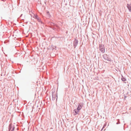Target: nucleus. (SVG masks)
Returning a JSON list of instances; mask_svg holds the SVG:
<instances>
[{
  "mask_svg": "<svg viewBox=\"0 0 131 131\" xmlns=\"http://www.w3.org/2000/svg\"><path fill=\"white\" fill-rule=\"evenodd\" d=\"M83 106V105L82 104H81L79 103L78 105L77 108L74 109L73 110V111H74L75 112V113L74 114V115H76L77 114H79V111L81 109Z\"/></svg>",
  "mask_w": 131,
  "mask_h": 131,
  "instance_id": "nucleus-1",
  "label": "nucleus"
},
{
  "mask_svg": "<svg viewBox=\"0 0 131 131\" xmlns=\"http://www.w3.org/2000/svg\"><path fill=\"white\" fill-rule=\"evenodd\" d=\"M103 58L105 60H107L110 62L112 61L111 59V58L109 56L107 55V54H104L103 55Z\"/></svg>",
  "mask_w": 131,
  "mask_h": 131,
  "instance_id": "nucleus-2",
  "label": "nucleus"
},
{
  "mask_svg": "<svg viewBox=\"0 0 131 131\" xmlns=\"http://www.w3.org/2000/svg\"><path fill=\"white\" fill-rule=\"evenodd\" d=\"M99 48L100 50L102 53H104L105 52V48L104 45L100 44L99 45Z\"/></svg>",
  "mask_w": 131,
  "mask_h": 131,
  "instance_id": "nucleus-3",
  "label": "nucleus"
},
{
  "mask_svg": "<svg viewBox=\"0 0 131 131\" xmlns=\"http://www.w3.org/2000/svg\"><path fill=\"white\" fill-rule=\"evenodd\" d=\"M55 92H52V100L54 101L56 99V101L57 100V94H54Z\"/></svg>",
  "mask_w": 131,
  "mask_h": 131,
  "instance_id": "nucleus-4",
  "label": "nucleus"
},
{
  "mask_svg": "<svg viewBox=\"0 0 131 131\" xmlns=\"http://www.w3.org/2000/svg\"><path fill=\"white\" fill-rule=\"evenodd\" d=\"M15 128L14 125L12 124H10L8 127V131H14Z\"/></svg>",
  "mask_w": 131,
  "mask_h": 131,
  "instance_id": "nucleus-5",
  "label": "nucleus"
},
{
  "mask_svg": "<svg viewBox=\"0 0 131 131\" xmlns=\"http://www.w3.org/2000/svg\"><path fill=\"white\" fill-rule=\"evenodd\" d=\"M78 42V40L76 39L75 38L74 41L73 43V45L74 46V48H75L77 46Z\"/></svg>",
  "mask_w": 131,
  "mask_h": 131,
  "instance_id": "nucleus-6",
  "label": "nucleus"
},
{
  "mask_svg": "<svg viewBox=\"0 0 131 131\" xmlns=\"http://www.w3.org/2000/svg\"><path fill=\"white\" fill-rule=\"evenodd\" d=\"M131 4H127V7L128 8L130 12L131 11Z\"/></svg>",
  "mask_w": 131,
  "mask_h": 131,
  "instance_id": "nucleus-7",
  "label": "nucleus"
},
{
  "mask_svg": "<svg viewBox=\"0 0 131 131\" xmlns=\"http://www.w3.org/2000/svg\"><path fill=\"white\" fill-rule=\"evenodd\" d=\"M50 25L51 26H56V27H58V26L56 24L52 22L51 23Z\"/></svg>",
  "mask_w": 131,
  "mask_h": 131,
  "instance_id": "nucleus-8",
  "label": "nucleus"
},
{
  "mask_svg": "<svg viewBox=\"0 0 131 131\" xmlns=\"http://www.w3.org/2000/svg\"><path fill=\"white\" fill-rule=\"evenodd\" d=\"M122 78H121L123 82H125L126 81V79L124 78L122 75Z\"/></svg>",
  "mask_w": 131,
  "mask_h": 131,
  "instance_id": "nucleus-9",
  "label": "nucleus"
},
{
  "mask_svg": "<svg viewBox=\"0 0 131 131\" xmlns=\"http://www.w3.org/2000/svg\"><path fill=\"white\" fill-rule=\"evenodd\" d=\"M47 14L48 15L49 17H51V15L50 14V13L48 11L47 12Z\"/></svg>",
  "mask_w": 131,
  "mask_h": 131,
  "instance_id": "nucleus-10",
  "label": "nucleus"
},
{
  "mask_svg": "<svg viewBox=\"0 0 131 131\" xmlns=\"http://www.w3.org/2000/svg\"><path fill=\"white\" fill-rule=\"evenodd\" d=\"M106 124H107V123H106L105 122V123L104 124V125L103 127V128H104L105 126H106Z\"/></svg>",
  "mask_w": 131,
  "mask_h": 131,
  "instance_id": "nucleus-11",
  "label": "nucleus"
},
{
  "mask_svg": "<svg viewBox=\"0 0 131 131\" xmlns=\"http://www.w3.org/2000/svg\"><path fill=\"white\" fill-rule=\"evenodd\" d=\"M35 17H36V19H37L39 20V17H38L37 15H36V16L35 15Z\"/></svg>",
  "mask_w": 131,
  "mask_h": 131,
  "instance_id": "nucleus-12",
  "label": "nucleus"
},
{
  "mask_svg": "<svg viewBox=\"0 0 131 131\" xmlns=\"http://www.w3.org/2000/svg\"><path fill=\"white\" fill-rule=\"evenodd\" d=\"M120 123V122L119 121V120L116 123V124H119Z\"/></svg>",
  "mask_w": 131,
  "mask_h": 131,
  "instance_id": "nucleus-13",
  "label": "nucleus"
},
{
  "mask_svg": "<svg viewBox=\"0 0 131 131\" xmlns=\"http://www.w3.org/2000/svg\"><path fill=\"white\" fill-rule=\"evenodd\" d=\"M43 1L45 2V3L46 4V0H43Z\"/></svg>",
  "mask_w": 131,
  "mask_h": 131,
  "instance_id": "nucleus-14",
  "label": "nucleus"
},
{
  "mask_svg": "<svg viewBox=\"0 0 131 131\" xmlns=\"http://www.w3.org/2000/svg\"><path fill=\"white\" fill-rule=\"evenodd\" d=\"M53 30H54L56 29V28L54 27L52 28Z\"/></svg>",
  "mask_w": 131,
  "mask_h": 131,
  "instance_id": "nucleus-15",
  "label": "nucleus"
},
{
  "mask_svg": "<svg viewBox=\"0 0 131 131\" xmlns=\"http://www.w3.org/2000/svg\"><path fill=\"white\" fill-rule=\"evenodd\" d=\"M103 129H104L102 127V129L101 130V131H102Z\"/></svg>",
  "mask_w": 131,
  "mask_h": 131,
  "instance_id": "nucleus-16",
  "label": "nucleus"
},
{
  "mask_svg": "<svg viewBox=\"0 0 131 131\" xmlns=\"http://www.w3.org/2000/svg\"><path fill=\"white\" fill-rule=\"evenodd\" d=\"M22 15H23V14H21V15L20 16V17H21L22 16Z\"/></svg>",
  "mask_w": 131,
  "mask_h": 131,
  "instance_id": "nucleus-17",
  "label": "nucleus"
},
{
  "mask_svg": "<svg viewBox=\"0 0 131 131\" xmlns=\"http://www.w3.org/2000/svg\"><path fill=\"white\" fill-rule=\"evenodd\" d=\"M126 96H124V98H125H125H126Z\"/></svg>",
  "mask_w": 131,
  "mask_h": 131,
  "instance_id": "nucleus-18",
  "label": "nucleus"
},
{
  "mask_svg": "<svg viewBox=\"0 0 131 131\" xmlns=\"http://www.w3.org/2000/svg\"><path fill=\"white\" fill-rule=\"evenodd\" d=\"M105 129H104V131L105 130Z\"/></svg>",
  "mask_w": 131,
  "mask_h": 131,
  "instance_id": "nucleus-19",
  "label": "nucleus"
}]
</instances>
